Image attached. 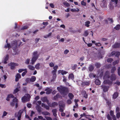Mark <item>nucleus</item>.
<instances>
[{
	"label": "nucleus",
	"instance_id": "obj_27",
	"mask_svg": "<svg viewBox=\"0 0 120 120\" xmlns=\"http://www.w3.org/2000/svg\"><path fill=\"white\" fill-rule=\"evenodd\" d=\"M36 108L37 110L39 112H40L41 111V107L38 105L37 104Z\"/></svg>",
	"mask_w": 120,
	"mask_h": 120
},
{
	"label": "nucleus",
	"instance_id": "obj_9",
	"mask_svg": "<svg viewBox=\"0 0 120 120\" xmlns=\"http://www.w3.org/2000/svg\"><path fill=\"white\" fill-rule=\"evenodd\" d=\"M41 100L44 102H46L48 104V103H49V101L47 99V98L46 97L41 98Z\"/></svg>",
	"mask_w": 120,
	"mask_h": 120
},
{
	"label": "nucleus",
	"instance_id": "obj_22",
	"mask_svg": "<svg viewBox=\"0 0 120 120\" xmlns=\"http://www.w3.org/2000/svg\"><path fill=\"white\" fill-rule=\"evenodd\" d=\"M74 78V76L72 74H71L69 75L68 76V79H71L73 80Z\"/></svg>",
	"mask_w": 120,
	"mask_h": 120
},
{
	"label": "nucleus",
	"instance_id": "obj_29",
	"mask_svg": "<svg viewBox=\"0 0 120 120\" xmlns=\"http://www.w3.org/2000/svg\"><path fill=\"white\" fill-rule=\"evenodd\" d=\"M89 33L87 30L85 31L84 32L83 36L85 37H86L89 35Z\"/></svg>",
	"mask_w": 120,
	"mask_h": 120
},
{
	"label": "nucleus",
	"instance_id": "obj_14",
	"mask_svg": "<svg viewBox=\"0 0 120 120\" xmlns=\"http://www.w3.org/2000/svg\"><path fill=\"white\" fill-rule=\"evenodd\" d=\"M90 81H89L83 82L82 83V86H88L90 85Z\"/></svg>",
	"mask_w": 120,
	"mask_h": 120
},
{
	"label": "nucleus",
	"instance_id": "obj_12",
	"mask_svg": "<svg viewBox=\"0 0 120 120\" xmlns=\"http://www.w3.org/2000/svg\"><path fill=\"white\" fill-rule=\"evenodd\" d=\"M18 101V100L16 98H15L13 99L12 102L10 103V105L11 106H13L16 102Z\"/></svg>",
	"mask_w": 120,
	"mask_h": 120
},
{
	"label": "nucleus",
	"instance_id": "obj_20",
	"mask_svg": "<svg viewBox=\"0 0 120 120\" xmlns=\"http://www.w3.org/2000/svg\"><path fill=\"white\" fill-rule=\"evenodd\" d=\"M28 67L30 70L32 71L34 70L35 69L34 67L31 65H29L28 66Z\"/></svg>",
	"mask_w": 120,
	"mask_h": 120
},
{
	"label": "nucleus",
	"instance_id": "obj_1",
	"mask_svg": "<svg viewBox=\"0 0 120 120\" xmlns=\"http://www.w3.org/2000/svg\"><path fill=\"white\" fill-rule=\"evenodd\" d=\"M110 73L108 71H106L104 75V79H105L104 81V83L105 84H109L111 83L109 79L106 80L107 79H108L110 78L109 75Z\"/></svg>",
	"mask_w": 120,
	"mask_h": 120
},
{
	"label": "nucleus",
	"instance_id": "obj_44",
	"mask_svg": "<svg viewBox=\"0 0 120 120\" xmlns=\"http://www.w3.org/2000/svg\"><path fill=\"white\" fill-rule=\"evenodd\" d=\"M65 105V104L63 103L61 104L60 103L59 104V107H61L64 108V107Z\"/></svg>",
	"mask_w": 120,
	"mask_h": 120
},
{
	"label": "nucleus",
	"instance_id": "obj_48",
	"mask_svg": "<svg viewBox=\"0 0 120 120\" xmlns=\"http://www.w3.org/2000/svg\"><path fill=\"white\" fill-rule=\"evenodd\" d=\"M119 62L118 60H117L116 61H114L113 63V64L114 65H116V64L118 63Z\"/></svg>",
	"mask_w": 120,
	"mask_h": 120
},
{
	"label": "nucleus",
	"instance_id": "obj_23",
	"mask_svg": "<svg viewBox=\"0 0 120 120\" xmlns=\"http://www.w3.org/2000/svg\"><path fill=\"white\" fill-rule=\"evenodd\" d=\"M95 84L98 85H100L101 82L100 80L98 79H96L95 81Z\"/></svg>",
	"mask_w": 120,
	"mask_h": 120
},
{
	"label": "nucleus",
	"instance_id": "obj_5",
	"mask_svg": "<svg viewBox=\"0 0 120 120\" xmlns=\"http://www.w3.org/2000/svg\"><path fill=\"white\" fill-rule=\"evenodd\" d=\"M30 98V96L29 94H26L22 98V101L23 102H25L29 101Z\"/></svg>",
	"mask_w": 120,
	"mask_h": 120
},
{
	"label": "nucleus",
	"instance_id": "obj_26",
	"mask_svg": "<svg viewBox=\"0 0 120 120\" xmlns=\"http://www.w3.org/2000/svg\"><path fill=\"white\" fill-rule=\"evenodd\" d=\"M90 22L88 21H87L85 22V26L87 27L89 26V24L90 23Z\"/></svg>",
	"mask_w": 120,
	"mask_h": 120
},
{
	"label": "nucleus",
	"instance_id": "obj_43",
	"mask_svg": "<svg viewBox=\"0 0 120 120\" xmlns=\"http://www.w3.org/2000/svg\"><path fill=\"white\" fill-rule=\"evenodd\" d=\"M107 117L109 120H112L111 117L109 114H107Z\"/></svg>",
	"mask_w": 120,
	"mask_h": 120
},
{
	"label": "nucleus",
	"instance_id": "obj_10",
	"mask_svg": "<svg viewBox=\"0 0 120 120\" xmlns=\"http://www.w3.org/2000/svg\"><path fill=\"white\" fill-rule=\"evenodd\" d=\"M48 105L50 107H54L58 105L57 103L56 102H54L52 103H48Z\"/></svg>",
	"mask_w": 120,
	"mask_h": 120
},
{
	"label": "nucleus",
	"instance_id": "obj_47",
	"mask_svg": "<svg viewBox=\"0 0 120 120\" xmlns=\"http://www.w3.org/2000/svg\"><path fill=\"white\" fill-rule=\"evenodd\" d=\"M120 108L118 107H116V113L119 112L120 111Z\"/></svg>",
	"mask_w": 120,
	"mask_h": 120
},
{
	"label": "nucleus",
	"instance_id": "obj_25",
	"mask_svg": "<svg viewBox=\"0 0 120 120\" xmlns=\"http://www.w3.org/2000/svg\"><path fill=\"white\" fill-rule=\"evenodd\" d=\"M68 96L71 100L74 97V96L73 94L72 93H70L68 94Z\"/></svg>",
	"mask_w": 120,
	"mask_h": 120
},
{
	"label": "nucleus",
	"instance_id": "obj_39",
	"mask_svg": "<svg viewBox=\"0 0 120 120\" xmlns=\"http://www.w3.org/2000/svg\"><path fill=\"white\" fill-rule=\"evenodd\" d=\"M28 27L27 26H23L21 29V30H23L24 29H27L28 28Z\"/></svg>",
	"mask_w": 120,
	"mask_h": 120
},
{
	"label": "nucleus",
	"instance_id": "obj_24",
	"mask_svg": "<svg viewBox=\"0 0 120 120\" xmlns=\"http://www.w3.org/2000/svg\"><path fill=\"white\" fill-rule=\"evenodd\" d=\"M89 69L90 71H92L94 69V67L92 65L90 64L89 66Z\"/></svg>",
	"mask_w": 120,
	"mask_h": 120
},
{
	"label": "nucleus",
	"instance_id": "obj_3",
	"mask_svg": "<svg viewBox=\"0 0 120 120\" xmlns=\"http://www.w3.org/2000/svg\"><path fill=\"white\" fill-rule=\"evenodd\" d=\"M11 48H12L14 50H16L18 47L17 41L15 40L12 41L11 42Z\"/></svg>",
	"mask_w": 120,
	"mask_h": 120
},
{
	"label": "nucleus",
	"instance_id": "obj_36",
	"mask_svg": "<svg viewBox=\"0 0 120 120\" xmlns=\"http://www.w3.org/2000/svg\"><path fill=\"white\" fill-rule=\"evenodd\" d=\"M40 64L38 63L35 66V68L37 69L38 70L40 69Z\"/></svg>",
	"mask_w": 120,
	"mask_h": 120
},
{
	"label": "nucleus",
	"instance_id": "obj_11",
	"mask_svg": "<svg viewBox=\"0 0 120 120\" xmlns=\"http://www.w3.org/2000/svg\"><path fill=\"white\" fill-rule=\"evenodd\" d=\"M120 44L119 43H116L113 45L112 47L114 48H118L120 47Z\"/></svg>",
	"mask_w": 120,
	"mask_h": 120
},
{
	"label": "nucleus",
	"instance_id": "obj_40",
	"mask_svg": "<svg viewBox=\"0 0 120 120\" xmlns=\"http://www.w3.org/2000/svg\"><path fill=\"white\" fill-rule=\"evenodd\" d=\"M81 4L82 5L84 6H85L86 5V3L84 2V0H82L81 2Z\"/></svg>",
	"mask_w": 120,
	"mask_h": 120
},
{
	"label": "nucleus",
	"instance_id": "obj_56",
	"mask_svg": "<svg viewBox=\"0 0 120 120\" xmlns=\"http://www.w3.org/2000/svg\"><path fill=\"white\" fill-rule=\"evenodd\" d=\"M83 97L85 98H88V95L86 93L84 94Z\"/></svg>",
	"mask_w": 120,
	"mask_h": 120
},
{
	"label": "nucleus",
	"instance_id": "obj_28",
	"mask_svg": "<svg viewBox=\"0 0 120 120\" xmlns=\"http://www.w3.org/2000/svg\"><path fill=\"white\" fill-rule=\"evenodd\" d=\"M42 114L45 116L48 115H50L49 113L46 111L42 112Z\"/></svg>",
	"mask_w": 120,
	"mask_h": 120
},
{
	"label": "nucleus",
	"instance_id": "obj_60",
	"mask_svg": "<svg viewBox=\"0 0 120 120\" xmlns=\"http://www.w3.org/2000/svg\"><path fill=\"white\" fill-rule=\"evenodd\" d=\"M108 19L110 21L111 23H112L113 22V21L112 18H108Z\"/></svg>",
	"mask_w": 120,
	"mask_h": 120
},
{
	"label": "nucleus",
	"instance_id": "obj_34",
	"mask_svg": "<svg viewBox=\"0 0 120 120\" xmlns=\"http://www.w3.org/2000/svg\"><path fill=\"white\" fill-rule=\"evenodd\" d=\"M61 97V96L59 94H57L56 95V96L54 97V98L55 99L58 98H59Z\"/></svg>",
	"mask_w": 120,
	"mask_h": 120
},
{
	"label": "nucleus",
	"instance_id": "obj_52",
	"mask_svg": "<svg viewBox=\"0 0 120 120\" xmlns=\"http://www.w3.org/2000/svg\"><path fill=\"white\" fill-rule=\"evenodd\" d=\"M67 72L63 70H62L61 74H62L63 75L65 74H66L67 73Z\"/></svg>",
	"mask_w": 120,
	"mask_h": 120
},
{
	"label": "nucleus",
	"instance_id": "obj_6",
	"mask_svg": "<svg viewBox=\"0 0 120 120\" xmlns=\"http://www.w3.org/2000/svg\"><path fill=\"white\" fill-rule=\"evenodd\" d=\"M8 65L11 67V69H13L15 68V66H18V65L17 64L11 62Z\"/></svg>",
	"mask_w": 120,
	"mask_h": 120
},
{
	"label": "nucleus",
	"instance_id": "obj_4",
	"mask_svg": "<svg viewBox=\"0 0 120 120\" xmlns=\"http://www.w3.org/2000/svg\"><path fill=\"white\" fill-rule=\"evenodd\" d=\"M38 53H34L33 56L31 59V64L33 65L36 61L39 55L38 54Z\"/></svg>",
	"mask_w": 120,
	"mask_h": 120
},
{
	"label": "nucleus",
	"instance_id": "obj_21",
	"mask_svg": "<svg viewBox=\"0 0 120 120\" xmlns=\"http://www.w3.org/2000/svg\"><path fill=\"white\" fill-rule=\"evenodd\" d=\"M118 93L117 92H115L113 95V98L114 99L116 98L118 96Z\"/></svg>",
	"mask_w": 120,
	"mask_h": 120
},
{
	"label": "nucleus",
	"instance_id": "obj_35",
	"mask_svg": "<svg viewBox=\"0 0 120 120\" xmlns=\"http://www.w3.org/2000/svg\"><path fill=\"white\" fill-rule=\"evenodd\" d=\"M63 4L67 7H69L70 6V4L67 2H63Z\"/></svg>",
	"mask_w": 120,
	"mask_h": 120
},
{
	"label": "nucleus",
	"instance_id": "obj_57",
	"mask_svg": "<svg viewBox=\"0 0 120 120\" xmlns=\"http://www.w3.org/2000/svg\"><path fill=\"white\" fill-rule=\"evenodd\" d=\"M25 70L24 69H20L18 70V72L19 73H21L22 71H24Z\"/></svg>",
	"mask_w": 120,
	"mask_h": 120
},
{
	"label": "nucleus",
	"instance_id": "obj_8",
	"mask_svg": "<svg viewBox=\"0 0 120 120\" xmlns=\"http://www.w3.org/2000/svg\"><path fill=\"white\" fill-rule=\"evenodd\" d=\"M102 88V89L103 91L105 92L108 91L109 87L108 86H106L104 85H103L101 86Z\"/></svg>",
	"mask_w": 120,
	"mask_h": 120
},
{
	"label": "nucleus",
	"instance_id": "obj_13",
	"mask_svg": "<svg viewBox=\"0 0 120 120\" xmlns=\"http://www.w3.org/2000/svg\"><path fill=\"white\" fill-rule=\"evenodd\" d=\"M21 78V75L19 73H17L15 76V80L16 82L18 81L19 79Z\"/></svg>",
	"mask_w": 120,
	"mask_h": 120
},
{
	"label": "nucleus",
	"instance_id": "obj_46",
	"mask_svg": "<svg viewBox=\"0 0 120 120\" xmlns=\"http://www.w3.org/2000/svg\"><path fill=\"white\" fill-rule=\"evenodd\" d=\"M45 118L47 120H52V119L50 117L45 116Z\"/></svg>",
	"mask_w": 120,
	"mask_h": 120
},
{
	"label": "nucleus",
	"instance_id": "obj_51",
	"mask_svg": "<svg viewBox=\"0 0 120 120\" xmlns=\"http://www.w3.org/2000/svg\"><path fill=\"white\" fill-rule=\"evenodd\" d=\"M30 60L29 59H27L25 62V63L27 64H28L29 63Z\"/></svg>",
	"mask_w": 120,
	"mask_h": 120
},
{
	"label": "nucleus",
	"instance_id": "obj_30",
	"mask_svg": "<svg viewBox=\"0 0 120 120\" xmlns=\"http://www.w3.org/2000/svg\"><path fill=\"white\" fill-rule=\"evenodd\" d=\"M77 10L75 9H71V11L72 12H79V10L78 8H77Z\"/></svg>",
	"mask_w": 120,
	"mask_h": 120
},
{
	"label": "nucleus",
	"instance_id": "obj_59",
	"mask_svg": "<svg viewBox=\"0 0 120 120\" xmlns=\"http://www.w3.org/2000/svg\"><path fill=\"white\" fill-rule=\"evenodd\" d=\"M48 24V23L47 22H43L42 24L45 26H47Z\"/></svg>",
	"mask_w": 120,
	"mask_h": 120
},
{
	"label": "nucleus",
	"instance_id": "obj_15",
	"mask_svg": "<svg viewBox=\"0 0 120 120\" xmlns=\"http://www.w3.org/2000/svg\"><path fill=\"white\" fill-rule=\"evenodd\" d=\"M9 56L8 55H7L4 57V60H3V62L4 64H6L7 63V61L8 60V59Z\"/></svg>",
	"mask_w": 120,
	"mask_h": 120
},
{
	"label": "nucleus",
	"instance_id": "obj_16",
	"mask_svg": "<svg viewBox=\"0 0 120 120\" xmlns=\"http://www.w3.org/2000/svg\"><path fill=\"white\" fill-rule=\"evenodd\" d=\"M110 78V79L112 81L115 80L116 78V75L114 74H112Z\"/></svg>",
	"mask_w": 120,
	"mask_h": 120
},
{
	"label": "nucleus",
	"instance_id": "obj_58",
	"mask_svg": "<svg viewBox=\"0 0 120 120\" xmlns=\"http://www.w3.org/2000/svg\"><path fill=\"white\" fill-rule=\"evenodd\" d=\"M0 87H1L2 88H5L6 87V86L4 84H0Z\"/></svg>",
	"mask_w": 120,
	"mask_h": 120
},
{
	"label": "nucleus",
	"instance_id": "obj_37",
	"mask_svg": "<svg viewBox=\"0 0 120 120\" xmlns=\"http://www.w3.org/2000/svg\"><path fill=\"white\" fill-rule=\"evenodd\" d=\"M113 61V59L111 58H109L107 60V61L108 63H111Z\"/></svg>",
	"mask_w": 120,
	"mask_h": 120
},
{
	"label": "nucleus",
	"instance_id": "obj_17",
	"mask_svg": "<svg viewBox=\"0 0 120 120\" xmlns=\"http://www.w3.org/2000/svg\"><path fill=\"white\" fill-rule=\"evenodd\" d=\"M45 90L46 91V93L47 94H49L52 91V90L49 88H47L45 89Z\"/></svg>",
	"mask_w": 120,
	"mask_h": 120
},
{
	"label": "nucleus",
	"instance_id": "obj_54",
	"mask_svg": "<svg viewBox=\"0 0 120 120\" xmlns=\"http://www.w3.org/2000/svg\"><path fill=\"white\" fill-rule=\"evenodd\" d=\"M111 1L113 2H114L116 4H117L118 3V0H111Z\"/></svg>",
	"mask_w": 120,
	"mask_h": 120
},
{
	"label": "nucleus",
	"instance_id": "obj_31",
	"mask_svg": "<svg viewBox=\"0 0 120 120\" xmlns=\"http://www.w3.org/2000/svg\"><path fill=\"white\" fill-rule=\"evenodd\" d=\"M114 29L116 30H119L120 29V25L118 24L114 27Z\"/></svg>",
	"mask_w": 120,
	"mask_h": 120
},
{
	"label": "nucleus",
	"instance_id": "obj_42",
	"mask_svg": "<svg viewBox=\"0 0 120 120\" xmlns=\"http://www.w3.org/2000/svg\"><path fill=\"white\" fill-rule=\"evenodd\" d=\"M25 71L24 72H23L22 74V76H24V75L27 73V71L26 70V69H25Z\"/></svg>",
	"mask_w": 120,
	"mask_h": 120
},
{
	"label": "nucleus",
	"instance_id": "obj_41",
	"mask_svg": "<svg viewBox=\"0 0 120 120\" xmlns=\"http://www.w3.org/2000/svg\"><path fill=\"white\" fill-rule=\"evenodd\" d=\"M95 65L97 68H99L101 66V65L99 63H96Z\"/></svg>",
	"mask_w": 120,
	"mask_h": 120
},
{
	"label": "nucleus",
	"instance_id": "obj_49",
	"mask_svg": "<svg viewBox=\"0 0 120 120\" xmlns=\"http://www.w3.org/2000/svg\"><path fill=\"white\" fill-rule=\"evenodd\" d=\"M116 116L117 118H119L120 117V112L117 113Z\"/></svg>",
	"mask_w": 120,
	"mask_h": 120
},
{
	"label": "nucleus",
	"instance_id": "obj_64",
	"mask_svg": "<svg viewBox=\"0 0 120 120\" xmlns=\"http://www.w3.org/2000/svg\"><path fill=\"white\" fill-rule=\"evenodd\" d=\"M7 114V113L6 111H4V112L3 116H6Z\"/></svg>",
	"mask_w": 120,
	"mask_h": 120
},
{
	"label": "nucleus",
	"instance_id": "obj_55",
	"mask_svg": "<svg viewBox=\"0 0 120 120\" xmlns=\"http://www.w3.org/2000/svg\"><path fill=\"white\" fill-rule=\"evenodd\" d=\"M115 84L119 86L120 84V82L119 81H117L115 83Z\"/></svg>",
	"mask_w": 120,
	"mask_h": 120
},
{
	"label": "nucleus",
	"instance_id": "obj_53",
	"mask_svg": "<svg viewBox=\"0 0 120 120\" xmlns=\"http://www.w3.org/2000/svg\"><path fill=\"white\" fill-rule=\"evenodd\" d=\"M95 45H96V46H100L101 45L100 43L99 42L98 43H96L95 44Z\"/></svg>",
	"mask_w": 120,
	"mask_h": 120
},
{
	"label": "nucleus",
	"instance_id": "obj_32",
	"mask_svg": "<svg viewBox=\"0 0 120 120\" xmlns=\"http://www.w3.org/2000/svg\"><path fill=\"white\" fill-rule=\"evenodd\" d=\"M116 69V68L115 67H112L111 70V73H114Z\"/></svg>",
	"mask_w": 120,
	"mask_h": 120
},
{
	"label": "nucleus",
	"instance_id": "obj_18",
	"mask_svg": "<svg viewBox=\"0 0 120 120\" xmlns=\"http://www.w3.org/2000/svg\"><path fill=\"white\" fill-rule=\"evenodd\" d=\"M4 48L5 49L8 48L9 50L10 48H11V47L10 44L8 43H7L4 46Z\"/></svg>",
	"mask_w": 120,
	"mask_h": 120
},
{
	"label": "nucleus",
	"instance_id": "obj_50",
	"mask_svg": "<svg viewBox=\"0 0 120 120\" xmlns=\"http://www.w3.org/2000/svg\"><path fill=\"white\" fill-rule=\"evenodd\" d=\"M59 111L61 112H63L64 111V109H63V107H59Z\"/></svg>",
	"mask_w": 120,
	"mask_h": 120
},
{
	"label": "nucleus",
	"instance_id": "obj_62",
	"mask_svg": "<svg viewBox=\"0 0 120 120\" xmlns=\"http://www.w3.org/2000/svg\"><path fill=\"white\" fill-rule=\"evenodd\" d=\"M77 65L76 64H75L72 67V69L74 70L75 69V68L77 67Z\"/></svg>",
	"mask_w": 120,
	"mask_h": 120
},
{
	"label": "nucleus",
	"instance_id": "obj_7",
	"mask_svg": "<svg viewBox=\"0 0 120 120\" xmlns=\"http://www.w3.org/2000/svg\"><path fill=\"white\" fill-rule=\"evenodd\" d=\"M20 84L18 83L17 84L16 88L15 89L13 93L15 94L19 91L20 90Z\"/></svg>",
	"mask_w": 120,
	"mask_h": 120
},
{
	"label": "nucleus",
	"instance_id": "obj_2",
	"mask_svg": "<svg viewBox=\"0 0 120 120\" xmlns=\"http://www.w3.org/2000/svg\"><path fill=\"white\" fill-rule=\"evenodd\" d=\"M57 89L61 93V95H66V93L68 90L67 88L61 86L58 87Z\"/></svg>",
	"mask_w": 120,
	"mask_h": 120
},
{
	"label": "nucleus",
	"instance_id": "obj_61",
	"mask_svg": "<svg viewBox=\"0 0 120 120\" xmlns=\"http://www.w3.org/2000/svg\"><path fill=\"white\" fill-rule=\"evenodd\" d=\"M57 71V70H53L52 71V73L53 74V75H56V72Z\"/></svg>",
	"mask_w": 120,
	"mask_h": 120
},
{
	"label": "nucleus",
	"instance_id": "obj_19",
	"mask_svg": "<svg viewBox=\"0 0 120 120\" xmlns=\"http://www.w3.org/2000/svg\"><path fill=\"white\" fill-rule=\"evenodd\" d=\"M52 112H53V115L55 117H56L57 116L56 114L57 113V109H52Z\"/></svg>",
	"mask_w": 120,
	"mask_h": 120
},
{
	"label": "nucleus",
	"instance_id": "obj_38",
	"mask_svg": "<svg viewBox=\"0 0 120 120\" xmlns=\"http://www.w3.org/2000/svg\"><path fill=\"white\" fill-rule=\"evenodd\" d=\"M25 111V110L24 109H22L21 110H20L19 112H18V114H19V115L20 114V115H21L22 114L23 112V111Z\"/></svg>",
	"mask_w": 120,
	"mask_h": 120
},
{
	"label": "nucleus",
	"instance_id": "obj_33",
	"mask_svg": "<svg viewBox=\"0 0 120 120\" xmlns=\"http://www.w3.org/2000/svg\"><path fill=\"white\" fill-rule=\"evenodd\" d=\"M36 79V78L35 77L32 76L30 79V81L32 82H34L35 80Z\"/></svg>",
	"mask_w": 120,
	"mask_h": 120
},
{
	"label": "nucleus",
	"instance_id": "obj_45",
	"mask_svg": "<svg viewBox=\"0 0 120 120\" xmlns=\"http://www.w3.org/2000/svg\"><path fill=\"white\" fill-rule=\"evenodd\" d=\"M110 115L112 116L114 115V112L113 111L111 110L110 112Z\"/></svg>",
	"mask_w": 120,
	"mask_h": 120
},
{
	"label": "nucleus",
	"instance_id": "obj_63",
	"mask_svg": "<svg viewBox=\"0 0 120 120\" xmlns=\"http://www.w3.org/2000/svg\"><path fill=\"white\" fill-rule=\"evenodd\" d=\"M67 103L69 104H70L71 103V101L70 100H68L67 101Z\"/></svg>",
	"mask_w": 120,
	"mask_h": 120
}]
</instances>
